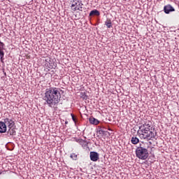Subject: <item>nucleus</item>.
<instances>
[{"label": "nucleus", "instance_id": "nucleus-1", "mask_svg": "<svg viewBox=\"0 0 179 179\" xmlns=\"http://www.w3.org/2000/svg\"><path fill=\"white\" fill-rule=\"evenodd\" d=\"M138 134L140 139H148L151 148V153H153L156 148L155 146L157 145V131L150 124V122H146L141 124L139 127Z\"/></svg>", "mask_w": 179, "mask_h": 179}, {"label": "nucleus", "instance_id": "nucleus-2", "mask_svg": "<svg viewBox=\"0 0 179 179\" xmlns=\"http://www.w3.org/2000/svg\"><path fill=\"white\" fill-rule=\"evenodd\" d=\"M43 100L45 104H48L51 108H55L56 106H58L59 100H61V92L59 89L57 87H50L45 90Z\"/></svg>", "mask_w": 179, "mask_h": 179}, {"label": "nucleus", "instance_id": "nucleus-3", "mask_svg": "<svg viewBox=\"0 0 179 179\" xmlns=\"http://www.w3.org/2000/svg\"><path fill=\"white\" fill-rule=\"evenodd\" d=\"M136 157L141 160H146L149 157L148 149L143 147H139L136 150Z\"/></svg>", "mask_w": 179, "mask_h": 179}, {"label": "nucleus", "instance_id": "nucleus-4", "mask_svg": "<svg viewBox=\"0 0 179 179\" xmlns=\"http://www.w3.org/2000/svg\"><path fill=\"white\" fill-rule=\"evenodd\" d=\"M4 124L8 128H13L15 127V119L6 117L3 119Z\"/></svg>", "mask_w": 179, "mask_h": 179}, {"label": "nucleus", "instance_id": "nucleus-5", "mask_svg": "<svg viewBox=\"0 0 179 179\" xmlns=\"http://www.w3.org/2000/svg\"><path fill=\"white\" fill-rule=\"evenodd\" d=\"M90 157L92 162H97V160L99 159V153L96 152H91Z\"/></svg>", "mask_w": 179, "mask_h": 179}, {"label": "nucleus", "instance_id": "nucleus-6", "mask_svg": "<svg viewBox=\"0 0 179 179\" xmlns=\"http://www.w3.org/2000/svg\"><path fill=\"white\" fill-rule=\"evenodd\" d=\"M164 10L165 13L169 14V13H170V12H174V10H176L174 9V8L173 6H171V5H167V6H164Z\"/></svg>", "mask_w": 179, "mask_h": 179}, {"label": "nucleus", "instance_id": "nucleus-7", "mask_svg": "<svg viewBox=\"0 0 179 179\" xmlns=\"http://www.w3.org/2000/svg\"><path fill=\"white\" fill-rule=\"evenodd\" d=\"M7 128L5 122H0V134H5L7 131Z\"/></svg>", "mask_w": 179, "mask_h": 179}, {"label": "nucleus", "instance_id": "nucleus-8", "mask_svg": "<svg viewBox=\"0 0 179 179\" xmlns=\"http://www.w3.org/2000/svg\"><path fill=\"white\" fill-rule=\"evenodd\" d=\"M5 44L3 42L0 41V57H1V61L2 62V59L3 58V56L5 55V53L3 51H2V48H3Z\"/></svg>", "mask_w": 179, "mask_h": 179}, {"label": "nucleus", "instance_id": "nucleus-9", "mask_svg": "<svg viewBox=\"0 0 179 179\" xmlns=\"http://www.w3.org/2000/svg\"><path fill=\"white\" fill-rule=\"evenodd\" d=\"M89 121L91 124H92L93 125H99V124L100 123V122L99 121V120L93 117H90L89 118Z\"/></svg>", "mask_w": 179, "mask_h": 179}, {"label": "nucleus", "instance_id": "nucleus-10", "mask_svg": "<svg viewBox=\"0 0 179 179\" xmlns=\"http://www.w3.org/2000/svg\"><path fill=\"white\" fill-rule=\"evenodd\" d=\"M83 4L82 3V1H78L76 7L74 8V10H83Z\"/></svg>", "mask_w": 179, "mask_h": 179}, {"label": "nucleus", "instance_id": "nucleus-11", "mask_svg": "<svg viewBox=\"0 0 179 179\" xmlns=\"http://www.w3.org/2000/svg\"><path fill=\"white\" fill-rule=\"evenodd\" d=\"M7 134H8V135H10V136L16 135V130L13 127L8 128V131H7Z\"/></svg>", "mask_w": 179, "mask_h": 179}, {"label": "nucleus", "instance_id": "nucleus-12", "mask_svg": "<svg viewBox=\"0 0 179 179\" xmlns=\"http://www.w3.org/2000/svg\"><path fill=\"white\" fill-rule=\"evenodd\" d=\"M90 16H100V12L97 10H93L90 13Z\"/></svg>", "mask_w": 179, "mask_h": 179}, {"label": "nucleus", "instance_id": "nucleus-13", "mask_svg": "<svg viewBox=\"0 0 179 179\" xmlns=\"http://www.w3.org/2000/svg\"><path fill=\"white\" fill-rule=\"evenodd\" d=\"M131 142L133 143V145H138V143H139V138H138L136 136H133Z\"/></svg>", "mask_w": 179, "mask_h": 179}, {"label": "nucleus", "instance_id": "nucleus-14", "mask_svg": "<svg viewBox=\"0 0 179 179\" xmlns=\"http://www.w3.org/2000/svg\"><path fill=\"white\" fill-rule=\"evenodd\" d=\"M105 24L106 26H107L108 29H111V27H112L111 20H107L105 22Z\"/></svg>", "mask_w": 179, "mask_h": 179}, {"label": "nucleus", "instance_id": "nucleus-15", "mask_svg": "<svg viewBox=\"0 0 179 179\" xmlns=\"http://www.w3.org/2000/svg\"><path fill=\"white\" fill-rule=\"evenodd\" d=\"M80 97L83 99V100H87V95H86V92H81Z\"/></svg>", "mask_w": 179, "mask_h": 179}, {"label": "nucleus", "instance_id": "nucleus-16", "mask_svg": "<svg viewBox=\"0 0 179 179\" xmlns=\"http://www.w3.org/2000/svg\"><path fill=\"white\" fill-rule=\"evenodd\" d=\"M71 159H73V160H78V155L73 153L70 156Z\"/></svg>", "mask_w": 179, "mask_h": 179}, {"label": "nucleus", "instance_id": "nucleus-17", "mask_svg": "<svg viewBox=\"0 0 179 179\" xmlns=\"http://www.w3.org/2000/svg\"><path fill=\"white\" fill-rule=\"evenodd\" d=\"M79 143H80V145H82V146H86V141H85L82 139L79 141Z\"/></svg>", "mask_w": 179, "mask_h": 179}, {"label": "nucleus", "instance_id": "nucleus-18", "mask_svg": "<svg viewBox=\"0 0 179 179\" xmlns=\"http://www.w3.org/2000/svg\"><path fill=\"white\" fill-rule=\"evenodd\" d=\"M78 1H74L71 5V8H76V6H78Z\"/></svg>", "mask_w": 179, "mask_h": 179}, {"label": "nucleus", "instance_id": "nucleus-19", "mask_svg": "<svg viewBox=\"0 0 179 179\" xmlns=\"http://www.w3.org/2000/svg\"><path fill=\"white\" fill-rule=\"evenodd\" d=\"M71 115L73 121L74 122H76V117H75V115L73 113H71Z\"/></svg>", "mask_w": 179, "mask_h": 179}, {"label": "nucleus", "instance_id": "nucleus-20", "mask_svg": "<svg viewBox=\"0 0 179 179\" xmlns=\"http://www.w3.org/2000/svg\"><path fill=\"white\" fill-rule=\"evenodd\" d=\"M101 132L103 133V132H104V131L101 130Z\"/></svg>", "mask_w": 179, "mask_h": 179}, {"label": "nucleus", "instance_id": "nucleus-21", "mask_svg": "<svg viewBox=\"0 0 179 179\" xmlns=\"http://www.w3.org/2000/svg\"><path fill=\"white\" fill-rule=\"evenodd\" d=\"M109 131H111V129H109Z\"/></svg>", "mask_w": 179, "mask_h": 179}, {"label": "nucleus", "instance_id": "nucleus-22", "mask_svg": "<svg viewBox=\"0 0 179 179\" xmlns=\"http://www.w3.org/2000/svg\"><path fill=\"white\" fill-rule=\"evenodd\" d=\"M0 174H2V173H0Z\"/></svg>", "mask_w": 179, "mask_h": 179}]
</instances>
